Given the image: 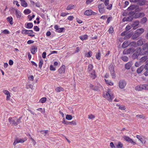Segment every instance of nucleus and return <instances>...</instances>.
Wrapping results in <instances>:
<instances>
[{"instance_id":"nucleus-52","label":"nucleus","mask_w":148,"mask_h":148,"mask_svg":"<svg viewBox=\"0 0 148 148\" xmlns=\"http://www.w3.org/2000/svg\"><path fill=\"white\" fill-rule=\"evenodd\" d=\"M108 31L110 34H112V33H113V29L112 26H110V27L109 29L108 30Z\"/></svg>"},{"instance_id":"nucleus-8","label":"nucleus","mask_w":148,"mask_h":148,"mask_svg":"<svg viewBox=\"0 0 148 148\" xmlns=\"http://www.w3.org/2000/svg\"><path fill=\"white\" fill-rule=\"evenodd\" d=\"M54 28L56 29L55 31L58 33H61L63 32L65 29V28L64 27L59 28L58 26L57 25H55Z\"/></svg>"},{"instance_id":"nucleus-25","label":"nucleus","mask_w":148,"mask_h":148,"mask_svg":"<svg viewBox=\"0 0 148 148\" xmlns=\"http://www.w3.org/2000/svg\"><path fill=\"white\" fill-rule=\"evenodd\" d=\"M136 7V5H132L128 8L127 9V11H130L134 10L135 9Z\"/></svg>"},{"instance_id":"nucleus-62","label":"nucleus","mask_w":148,"mask_h":148,"mask_svg":"<svg viewBox=\"0 0 148 148\" xmlns=\"http://www.w3.org/2000/svg\"><path fill=\"white\" fill-rule=\"evenodd\" d=\"M127 31H124L123 32H122L121 33V36H125V35H127Z\"/></svg>"},{"instance_id":"nucleus-64","label":"nucleus","mask_w":148,"mask_h":148,"mask_svg":"<svg viewBox=\"0 0 148 148\" xmlns=\"http://www.w3.org/2000/svg\"><path fill=\"white\" fill-rule=\"evenodd\" d=\"M131 28V26L129 25H127L126 28H125V30L127 31L129 30Z\"/></svg>"},{"instance_id":"nucleus-41","label":"nucleus","mask_w":148,"mask_h":148,"mask_svg":"<svg viewBox=\"0 0 148 148\" xmlns=\"http://www.w3.org/2000/svg\"><path fill=\"white\" fill-rule=\"evenodd\" d=\"M147 140V138H145L143 137L141 138V139H140V140L143 144H145L146 143V140Z\"/></svg>"},{"instance_id":"nucleus-6","label":"nucleus","mask_w":148,"mask_h":148,"mask_svg":"<svg viewBox=\"0 0 148 148\" xmlns=\"http://www.w3.org/2000/svg\"><path fill=\"white\" fill-rule=\"evenodd\" d=\"M123 138L126 141L128 142L129 143H131L133 145H135L136 144V143L132 139L130 138L129 137L126 136H123Z\"/></svg>"},{"instance_id":"nucleus-3","label":"nucleus","mask_w":148,"mask_h":148,"mask_svg":"<svg viewBox=\"0 0 148 148\" xmlns=\"http://www.w3.org/2000/svg\"><path fill=\"white\" fill-rule=\"evenodd\" d=\"M104 5L103 3L100 4L98 5V8L99 12L101 14H103L105 12V10L104 8Z\"/></svg>"},{"instance_id":"nucleus-32","label":"nucleus","mask_w":148,"mask_h":148,"mask_svg":"<svg viewBox=\"0 0 148 148\" xmlns=\"http://www.w3.org/2000/svg\"><path fill=\"white\" fill-rule=\"evenodd\" d=\"M21 5L24 7H26L27 6V3L25 1V0H23L21 1Z\"/></svg>"},{"instance_id":"nucleus-13","label":"nucleus","mask_w":148,"mask_h":148,"mask_svg":"<svg viewBox=\"0 0 148 148\" xmlns=\"http://www.w3.org/2000/svg\"><path fill=\"white\" fill-rule=\"evenodd\" d=\"M22 33L23 34H30L34 33L33 31L32 30H27L24 29L22 30Z\"/></svg>"},{"instance_id":"nucleus-1","label":"nucleus","mask_w":148,"mask_h":148,"mask_svg":"<svg viewBox=\"0 0 148 148\" xmlns=\"http://www.w3.org/2000/svg\"><path fill=\"white\" fill-rule=\"evenodd\" d=\"M136 51V49L133 47L130 48L128 49H125L123 51L124 55L132 54Z\"/></svg>"},{"instance_id":"nucleus-40","label":"nucleus","mask_w":148,"mask_h":148,"mask_svg":"<svg viewBox=\"0 0 148 148\" xmlns=\"http://www.w3.org/2000/svg\"><path fill=\"white\" fill-rule=\"evenodd\" d=\"M92 51H90L88 53L85 54V56L87 57H90L92 55Z\"/></svg>"},{"instance_id":"nucleus-33","label":"nucleus","mask_w":148,"mask_h":148,"mask_svg":"<svg viewBox=\"0 0 148 148\" xmlns=\"http://www.w3.org/2000/svg\"><path fill=\"white\" fill-rule=\"evenodd\" d=\"M88 36L87 35H84L80 36L79 38L82 40H85L87 39Z\"/></svg>"},{"instance_id":"nucleus-21","label":"nucleus","mask_w":148,"mask_h":148,"mask_svg":"<svg viewBox=\"0 0 148 148\" xmlns=\"http://www.w3.org/2000/svg\"><path fill=\"white\" fill-rule=\"evenodd\" d=\"M16 16L17 18H20L21 15V12L18 10H16L15 11Z\"/></svg>"},{"instance_id":"nucleus-45","label":"nucleus","mask_w":148,"mask_h":148,"mask_svg":"<svg viewBox=\"0 0 148 148\" xmlns=\"http://www.w3.org/2000/svg\"><path fill=\"white\" fill-rule=\"evenodd\" d=\"M147 59V56H146L142 57L140 59V60L142 62H144Z\"/></svg>"},{"instance_id":"nucleus-63","label":"nucleus","mask_w":148,"mask_h":148,"mask_svg":"<svg viewBox=\"0 0 148 148\" xmlns=\"http://www.w3.org/2000/svg\"><path fill=\"white\" fill-rule=\"evenodd\" d=\"M109 0H105L104 3L106 6H107L109 4Z\"/></svg>"},{"instance_id":"nucleus-7","label":"nucleus","mask_w":148,"mask_h":148,"mask_svg":"<svg viewBox=\"0 0 148 148\" xmlns=\"http://www.w3.org/2000/svg\"><path fill=\"white\" fill-rule=\"evenodd\" d=\"M109 69L110 71L111 74L112 76V78H115L116 76L113 66L112 65L110 66L109 68Z\"/></svg>"},{"instance_id":"nucleus-10","label":"nucleus","mask_w":148,"mask_h":148,"mask_svg":"<svg viewBox=\"0 0 148 148\" xmlns=\"http://www.w3.org/2000/svg\"><path fill=\"white\" fill-rule=\"evenodd\" d=\"M145 84H141L136 86L135 88V90L138 91L145 90Z\"/></svg>"},{"instance_id":"nucleus-56","label":"nucleus","mask_w":148,"mask_h":148,"mask_svg":"<svg viewBox=\"0 0 148 148\" xmlns=\"http://www.w3.org/2000/svg\"><path fill=\"white\" fill-rule=\"evenodd\" d=\"M141 47H138L136 48V51L135 52H137L138 53H140L141 51Z\"/></svg>"},{"instance_id":"nucleus-61","label":"nucleus","mask_w":148,"mask_h":148,"mask_svg":"<svg viewBox=\"0 0 148 148\" xmlns=\"http://www.w3.org/2000/svg\"><path fill=\"white\" fill-rule=\"evenodd\" d=\"M49 68L50 70L51 71H55L56 70L55 68L52 65L50 66Z\"/></svg>"},{"instance_id":"nucleus-42","label":"nucleus","mask_w":148,"mask_h":148,"mask_svg":"<svg viewBox=\"0 0 148 148\" xmlns=\"http://www.w3.org/2000/svg\"><path fill=\"white\" fill-rule=\"evenodd\" d=\"M132 34L131 33H129L128 34H127L124 37V38L126 39H129L132 36Z\"/></svg>"},{"instance_id":"nucleus-26","label":"nucleus","mask_w":148,"mask_h":148,"mask_svg":"<svg viewBox=\"0 0 148 148\" xmlns=\"http://www.w3.org/2000/svg\"><path fill=\"white\" fill-rule=\"evenodd\" d=\"M93 66L92 64H89L87 69L88 72H89L92 71L93 70Z\"/></svg>"},{"instance_id":"nucleus-30","label":"nucleus","mask_w":148,"mask_h":148,"mask_svg":"<svg viewBox=\"0 0 148 148\" xmlns=\"http://www.w3.org/2000/svg\"><path fill=\"white\" fill-rule=\"evenodd\" d=\"M140 36L138 35L135 32L134 34L132 36L131 38L133 40H135L136 38Z\"/></svg>"},{"instance_id":"nucleus-29","label":"nucleus","mask_w":148,"mask_h":148,"mask_svg":"<svg viewBox=\"0 0 148 148\" xmlns=\"http://www.w3.org/2000/svg\"><path fill=\"white\" fill-rule=\"evenodd\" d=\"M143 45V42L141 39L139 40L137 42V45L138 47L141 46Z\"/></svg>"},{"instance_id":"nucleus-37","label":"nucleus","mask_w":148,"mask_h":148,"mask_svg":"<svg viewBox=\"0 0 148 148\" xmlns=\"http://www.w3.org/2000/svg\"><path fill=\"white\" fill-rule=\"evenodd\" d=\"M75 7V6L73 4L69 5L66 8L67 10H69L71 9H73Z\"/></svg>"},{"instance_id":"nucleus-49","label":"nucleus","mask_w":148,"mask_h":148,"mask_svg":"<svg viewBox=\"0 0 148 148\" xmlns=\"http://www.w3.org/2000/svg\"><path fill=\"white\" fill-rule=\"evenodd\" d=\"M66 118L68 120H71L72 119V117L71 115L69 114H67L66 117Z\"/></svg>"},{"instance_id":"nucleus-53","label":"nucleus","mask_w":148,"mask_h":148,"mask_svg":"<svg viewBox=\"0 0 148 148\" xmlns=\"http://www.w3.org/2000/svg\"><path fill=\"white\" fill-rule=\"evenodd\" d=\"M34 30L36 32H38L39 31V28L37 26H35L34 27Z\"/></svg>"},{"instance_id":"nucleus-2","label":"nucleus","mask_w":148,"mask_h":148,"mask_svg":"<svg viewBox=\"0 0 148 148\" xmlns=\"http://www.w3.org/2000/svg\"><path fill=\"white\" fill-rule=\"evenodd\" d=\"M127 84L125 80L121 79L119 82V86L121 89L124 88Z\"/></svg>"},{"instance_id":"nucleus-59","label":"nucleus","mask_w":148,"mask_h":148,"mask_svg":"<svg viewBox=\"0 0 148 148\" xmlns=\"http://www.w3.org/2000/svg\"><path fill=\"white\" fill-rule=\"evenodd\" d=\"M143 68L146 70H148V64L147 63L145 66L143 65Z\"/></svg>"},{"instance_id":"nucleus-34","label":"nucleus","mask_w":148,"mask_h":148,"mask_svg":"<svg viewBox=\"0 0 148 148\" xmlns=\"http://www.w3.org/2000/svg\"><path fill=\"white\" fill-rule=\"evenodd\" d=\"M7 20L8 22H9L10 24L12 25L13 24V23L12 22L13 18L12 17H7Z\"/></svg>"},{"instance_id":"nucleus-51","label":"nucleus","mask_w":148,"mask_h":148,"mask_svg":"<svg viewBox=\"0 0 148 148\" xmlns=\"http://www.w3.org/2000/svg\"><path fill=\"white\" fill-rule=\"evenodd\" d=\"M69 122L66 121L64 118H63V121H62V123L66 125H69Z\"/></svg>"},{"instance_id":"nucleus-14","label":"nucleus","mask_w":148,"mask_h":148,"mask_svg":"<svg viewBox=\"0 0 148 148\" xmlns=\"http://www.w3.org/2000/svg\"><path fill=\"white\" fill-rule=\"evenodd\" d=\"M147 2L145 0H137L136 3L140 5H145Z\"/></svg>"},{"instance_id":"nucleus-22","label":"nucleus","mask_w":148,"mask_h":148,"mask_svg":"<svg viewBox=\"0 0 148 148\" xmlns=\"http://www.w3.org/2000/svg\"><path fill=\"white\" fill-rule=\"evenodd\" d=\"M123 147V145L120 142H119L117 144H115V148H122Z\"/></svg>"},{"instance_id":"nucleus-17","label":"nucleus","mask_w":148,"mask_h":148,"mask_svg":"<svg viewBox=\"0 0 148 148\" xmlns=\"http://www.w3.org/2000/svg\"><path fill=\"white\" fill-rule=\"evenodd\" d=\"M132 64V62H129L125 64V67L127 69H129L131 67Z\"/></svg>"},{"instance_id":"nucleus-31","label":"nucleus","mask_w":148,"mask_h":148,"mask_svg":"<svg viewBox=\"0 0 148 148\" xmlns=\"http://www.w3.org/2000/svg\"><path fill=\"white\" fill-rule=\"evenodd\" d=\"M33 27V24L32 23H29L27 24L25 27L27 29H31Z\"/></svg>"},{"instance_id":"nucleus-38","label":"nucleus","mask_w":148,"mask_h":148,"mask_svg":"<svg viewBox=\"0 0 148 148\" xmlns=\"http://www.w3.org/2000/svg\"><path fill=\"white\" fill-rule=\"evenodd\" d=\"M130 45L134 47H138L137 45V42L135 41L130 42Z\"/></svg>"},{"instance_id":"nucleus-60","label":"nucleus","mask_w":148,"mask_h":148,"mask_svg":"<svg viewBox=\"0 0 148 148\" xmlns=\"http://www.w3.org/2000/svg\"><path fill=\"white\" fill-rule=\"evenodd\" d=\"M110 146L112 148H115V144L114 145L112 142L110 143Z\"/></svg>"},{"instance_id":"nucleus-50","label":"nucleus","mask_w":148,"mask_h":148,"mask_svg":"<svg viewBox=\"0 0 148 148\" xmlns=\"http://www.w3.org/2000/svg\"><path fill=\"white\" fill-rule=\"evenodd\" d=\"M148 49V45L147 43H145L143 46L142 49Z\"/></svg>"},{"instance_id":"nucleus-44","label":"nucleus","mask_w":148,"mask_h":148,"mask_svg":"<svg viewBox=\"0 0 148 148\" xmlns=\"http://www.w3.org/2000/svg\"><path fill=\"white\" fill-rule=\"evenodd\" d=\"M31 12V10L29 9H26L24 10V12L25 14H30Z\"/></svg>"},{"instance_id":"nucleus-57","label":"nucleus","mask_w":148,"mask_h":148,"mask_svg":"<svg viewBox=\"0 0 148 148\" xmlns=\"http://www.w3.org/2000/svg\"><path fill=\"white\" fill-rule=\"evenodd\" d=\"M35 17V15L33 14L32 16H30V15L28 16V18H29V20L31 21L32 20V19L34 18Z\"/></svg>"},{"instance_id":"nucleus-28","label":"nucleus","mask_w":148,"mask_h":148,"mask_svg":"<svg viewBox=\"0 0 148 148\" xmlns=\"http://www.w3.org/2000/svg\"><path fill=\"white\" fill-rule=\"evenodd\" d=\"M56 91L57 92H60L64 90V89L61 87H57L56 89Z\"/></svg>"},{"instance_id":"nucleus-11","label":"nucleus","mask_w":148,"mask_h":148,"mask_svg":"<svg viewBox=\"0 0 148 148\" xmlns=\"http://www.w3.org/2000/svg\"><path fill=\"white\" fill-rule=\"evenodd\" d=\"M9 121L10 123L14 126H16V121L14 117H10L9 118Z\"/></svg>"},{"instance_id":"nucleus-39","label":"nucleus","mask_w":148,"mask_h":148,"mask_svg":"<svg viewBox=\"0 0 148 148\" xmlns=\"http://www.w3.org/2000/svg\"><path fill=\"white\" fill-rule=\"evenodd\" d=\"M22 118L21 117H20L18 119H17L16 121V126L18 124L21 123V119Z\"/></svg>"},{"instance_id":"nucleus-58","label":"nucleus","mask_w":148,"mask_h":148,"mask_svg":"<svg viewBox=\"0 0 148 148\" xmlns=\"http://www.w3.org/2000/svg\"><path fill=\"white\" fill-rule=\"evenodd\" d=\"M69 125H76V123L74 121H73L71 122H69Z\"/></svg>"},{"instance_id":"nucleus-5","label":"nucleus","mask_w":148,"mask_h":148,"mask_svg":"<svg viewBox=\"0 0 148 148\" xmlns=\"http://www.w3.org/2000/svg\"><path fill=\"white\" fill-rule=\"evenodd\" d=\"M27 140L26 138L24 139H19L18 138H16L15 140L13 143V145L15 146L16 144L18 143H23Z\"/></svg>"},{"instance_id":"nucleus-12","label":"nucleus","mask_w":148,"mask_h":148,"mask_svg":"<svg viewBox=\"0 0 148 148\" xmlns=\"http://www.w3.org/2000/svg\"><path fill=\"white\" fill-rule=\"evenodd\" d=\"M146 49H142L140 53H139L140 56L146 55L148 56V50L146 51Z\"/></svg>"},{"instance_id":"nucleus-27","label":"nucleus","mask_w":148,"mask_h":148,"mask_svg":"<svg viewBox=\"0 0 148 148\" xmlns=\"http://www.w3.org/2000/svg\"><path fill=\"white\" fill-rule=\"evenodd\" d=\"M133 18V17L132 16H130L127 17L125 20L124 18H123V21H131Z\"/></svg>"},{"instance_id":"nucleus-36","label":"nucleus","mask_w":148,"mask_h":148,"mask_svg":"<svg viewBox=\"0 0 148 148\" xmlns=\"http://www.w3.org/2000/svg\"><path fill=\"white\" fill-rule=\"evenodd\" d=\"M121 59L124 62H127L129 58L126 56H123L121 57Z\"/></svg>"},{"instance_id":"nucleus-9","label":"nucleus","mask_w":148,"mask_h":148,"mask_svg":"<svg viewBox=\"0 0 148 148\" xmlns=\"http://www.w3.org/2000/svg\"><path fill=\"white\" fill-rule=\"evenodd\" d=\"M84 14L85 15L90 16L92 14L95 15L96 13L93 12L91 10H86Z\"/></svg>"},{"instance_id":"nucleus-55","label":"nucleus","mask_w":148,"mask_h":148,"mask_svg":"<svg viewBox=\"0 0 148 148\" xmlns=\"http://www.w3.org/2000/svg\"><path fill=\"white\" fill-rule=\"evenodd\" d=\"M107 6L106 8L109 10H111L112 8V4H110V5H108L107 6Z\"/></svg>"},{"instance_id":"nucleus-47","label":"nucleus","mask_w":148,"mask_h":148,"mask_svg":"<svg viewBox=\"0 0 148 148\" xmlns=\"http://www.w3.org/2000/svg\"><path fill=\"white\" fill-rule=\"evenodd\" d=\"M105 81L106 82V83L107 84H108L109 85H110V86H112V85H113V83L112 82L110 81L109 80L105 79Z\"/></svg>"},{"instance_id":"nucleus-35","label":"nucleus","mask_w":148,"mask_h":148,"mask_svg":"<svg viewBox=\"0 0 148 148\" xmlns=\"http://www.w3.org/2000/svg\"><path fill=\"white\" fill-rule=\"evenodd\" d=\"M147 20V19L146 17H144L142 18L140 21V22L142 24H144L145 23Z\"/></svg>"},{"instance_id":"nucleus-54","label":"nucleus","mask_w":148,"mask_h":148,"mask_svg":"<svg viewBox=\"0 0 148 148\" xmlns=\"http://www.w3.org/2000/svg\"><path fill=\"white\" fill-rule=\"evenodd\" d=\"M139 23V22L138 21H136L134 22L133 25L135 26H137L138 25Z\"/></svg>"},{"instance_id":"nucleus-46","label":"nucleus","mask_w":148,"mask_h":148,"mask_svg":"<svg viewBox=\"0 0 148 148\" xmlns=\"http://www.w3.org/2000/svg\"><path fill=\"white\" fill-rule=\"evenodd\" d=\"M46 100V98L45 97H42L41 99L39 101V102L42 103H44Z\"/></svg>"},{"instance_id":"nucleus-20","label":"nucleus","mask_w":148,"mask_h":148,"mask_svg":"<svg viewBox=\"0 0 148 148\" xmlns=\"http://www.w3.org/2000/svg\"><path fill=\"white\" fill-rule=\"evenodd\" d=\"M65 66L64 65H62L58 70V72L59 73L61 74L64 73L65 72Z\"/></svg>"},{"instance_id":"nucleus-43","label":"nucleus","mask_w":148,"mask_h":148,"mask_svg":"<svg viewBox=\"0 0 148 148\" xmlns=\"http://www.w3.org/2000/svg\"><path fill=\"white\" fill-rule=\"evenodd\" d=\"M95 56L97 60H100L101 54L99 52L96 53Z\"/></svg>"},{"instance_id":"nucleus-4","label":"nucleus","mask_w":148,"mask_h":148,"mask_svg":"<svg viewBox=\"0 0 148 148\" xmlns=\"http://www.w3.org/2000/svg\"><path fill=\"white\" fill-rule=\"evenodd\" d=\"M104 97L107 99L109 101H112V100L114 98V96L112 94L110 95L109 92H107Z\"/></svg>"},{"instance_id":"nucleus-16","label":"nucleus","mask_w":148,"mask_h":148,"mask_svg":"<svg viewBox=\"0 0 148 148\" xmlns=\"http://www.w3.org/2000/svg\"><path fill=\"white\" fill-rule=\"evenodd\" d=\"M37 48L36 46H32V47L30 49L31 53L34 54L37 51Z\"/></svg>"},{"instance_id":"nucleus-24","label":"nucleus","mask_w":148,"mask_h":148,"mask_svg":"<svg viewBox=\"0 0 148 148\" xmlns=\"http://www.w3.org/2000/svg\"><path fill=\"white\" fill-rule=\"evenodd\" d=\"M143 69V65H142L137 69L136 72L138 74H140L141 73Z\"/></svg>"},{"instance_id":"nucleus-23","label":"nucleus","mask_w":148,"mask_h":148,"mask_svg":"<svg viewBox=\"0 0 148 148\" xmlns=\"http://www.w3.org/2000/svg\"><path fill=\"white\" fill-rule=\"evenodd\" d=\"M129 44L128 43V42L127 41H125L123 43L122 45V47L123 48H125L127 47V46H128L129 45Z\"/></svg>"},{"instance_id":"nucleus-48","label":"nucleus","mask_w":148,"mask_h":148,"mask_svg":"<svg viewBox=\"0 0 148 148\" xmlns=\"http://www.w3.org/2000/svg\"><path fill=\"white\" fill-rule=\"evenodd\" d=\"M136 117L137 118L140 119H144L145 118V117L143 114L137 115L136 116Z\"/></svg>"},{"instance_id":"nucleus-15","label":"nucleus","mask_w":148,"mask_h":148,"mask_svg":"<svg viewBox=\"0 0 148 148\" xmlns=\"http://www.w3.org/2000/svg\"><path fill=\"white\" fill-rule=\"evenodd\" d=\"M90 74V77L93 79H95L96 77V75L95 74V70H93L92 71L88 72Z\"/></svg>"},{"instance_id":"nucleus-18","label":"nucleus","mask_w":148,"mask_h":148,"mask_svg":"<svg viewBox=\"0 0 148 148\" xmlns=\"http://www.w3.org/2000/svg\"><path fill=\"white\" fill-rule=\"evenodd\" d=\"M144 31V29L143 28H140L137 29L135 32L138 34L139 36L142 34Z\"/></svg>"},{"instance_id":"nucleus-19","label":"nucleus","mask_w":148,"mask_h":148,"mask_svg":"<svg viewBox=\"0 0 148 148\" xmlns=\"http://www.w3.org/2000/svg\"><path fill=\"white\" fill-rule=\"evenodd\" d=\"M139 55V53L135 52L132 56V58L133 60L137 59Z\"/></svg>"}]
</instances>
